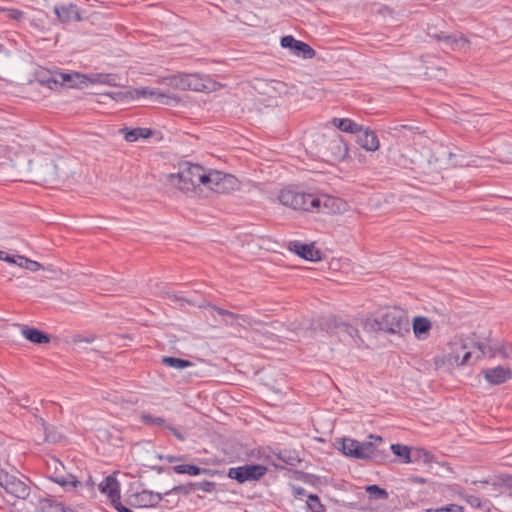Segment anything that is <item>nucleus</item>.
Returning a JSON list of instances; mask_svg holds the SVG:
<instances>
[{"instance_id":"nucleus-26","label":"nucleus","mask_w":512,"mask_h":512,"mask_svg":"<svg viewBox=\"0 0 512 512\" xmlns=\"http://www.w3.org/2000/svg\"><path fill=\"white\" fill-rule=\"evenodd\" d=\"M121 132L123 133L125 140L128 142H135L140 137L147 138L152 134L151 130L146 128H123Z\"/></svg>"},{"instance_id":"nucleus-32","label":"nucleus","mask_w":512,"mask_h":512,"mask_svg":"<svg viewBox=\"0 0 512 512\" xmlns=\"http://www.w3.org/2000/svg\"><path fill=\"white\" fill-rule=\"evenodd\" d=\"M162 363L168 367H172L175 369H184L192 365V363L188 360L170 356L163 357Z\"/></svg>"},{"instance_id":"nucleus-46","label":"nucleus","mask_w":512,"mask_h":512,"mask_svg":"<svg viewBox=\"0 0 512 512\" xmlns=\"http://www.w3.org/2000/svg\"><path fill=\"white\" fill-rule=\"evenodd\" d=\"M166 428H168L177 439H179L181 441H183L185 439L184 436L179 432V430L177 428H174L168 424H167Z\"/></svg>"},{"instance_id":"nucleus-13","label":"nucleus","mask_w":512,"mask_h":512,"mask_svg":"<svg viewBox=\"0 0 512 512\" xmlns=\"http://www.w3.org/2000/svg\"><path fill=\"white\" fill-rule=\"evenodd\" d=\"M289 249L308 261L317 262L322 259V253L316 249L313 244H303L299 241H293L290 242Z\"/></svg>"},{"instance_id":"nucleus-35","label":"nucleus","mask_w":512,"mask_h":512,"mask_svg":"<svg viewBox=\"0 0 512 512\" xmlns=\"http://www.w3.org/2000/svg\"><path fill=\"white\" fill-rule=\"evenodd\" d=\"M140 419L142 423L148 426H167L166 420L164 418L153 416L149 413H142Z\"/></svg>"},{"instance_id":"nucleus-23","label":"nucleus","mask_w":512,"mask_h":512,"mask_svg":"<svg viewBox=\"0 0 512 512\" xmlns=\"http://www.w3.org/2000/svg\"><path fill=\"white\" fill-rule=\"evenodd\" d=\"M359 145L367 151H376L379 148V140L377 135L368 129L363 131L358 138Z\"/></svg>"},{"instance_id":"nucleus-2","label":"nucleus","mask_w":512,"mask_h":512,"mask_svg":"<svg viewBox=\"0 0 512 512\" xmlns=\"http://www.w3.org/2000/svg\"><path fill=\"white\" fill-rule=\"evenodd\" d=\"M472 352L464 339L455 337L443 349L440 355L434 358L435 369H453L470 363Z\"/></svg>"},{"instance_id":"nucleus-47","label":"nucleus","mask_w":512,"mask_h":512,"mask_svg":"<svg viewBox=\"0 0 512 512\" xmlns=\"http://www.w3.org/2000/svg\"><path fill=\"white\" fill-rule=\"evenodd\" d=\"M0 260L10 263V262H15V257L9 256L5 252L0 250Z\"/></svg>"},{"instance_id":"nucleus-9","label":"nucleus","mask_w":512,"mask_h":512,"mask_svg":"<svg viewBox=\"0 0 512 512\" xmlns=\"http://www.w3.org/2000/svg\"><path fill=\"white\" fill-rule=\"evenodd\" d=\"M267 472V468L260 464L244 465L232 467L228 471V477L237 480L239 483L246 481H256L262 478Z\"/></svg>"},{"instance_id":"nucleus-51","label":"nucleus","mask_w":512,"mask_h":512,"mask_svg":"<svg viewBox=\"0 0 512 512\" xmlns=\"http://www.w3.org/2000/svg\"><path fill=\"white\" fill-rule=\"evenodd\" d=\"M61 77H62L64 82H68V81L71 80V76L68 75V74H62Z\"/></svg>"},{"instance_id":"nucleus-19","label":"nucleus","mask_w":512,"mask_h":512,"mask_svg":"<svg viewBox=\"0 0 512 512\" xmlns=\"http://www.w3.org/2000/svg\"><path fill=\"white\" fill-rule=\"evenodd\" d=\"M373 441L368 442H359V447H357V452L361 454V456H356L357 459H371L376 452L375 444L382 442V437L378 435H370L369 437Z\"/></svg>"},{"instance_id":"nucleus-39","label":"nucleus","mask_w":512,"mask_h":512,"mask_svg":"<svg viewBox=\"0 0 512 512\" xmlns=\"http://www.w3.org/2000/svg\"><path fill=\"white\" fill-rule=\"evenodd\" d=\"M115 101H124L128 99H134V92L132 90L119 91L109 94Z\"/></svg>"},{"instance_id":"nucleus-24","label":"nucleus","mask_w":512,"mask_h":512,"mask_svg":"<svg viewBox=\"0 0 512 512\" xmlns=\"http://www.w3.org/2000/svg\"><path fill=\"white\" fill-rule=\"evenodd\" d=\"M22 335L32 343L35 344H46L50 342V337L48 334L36 329L25 326L22 329Z\"/></svg>"},{"instance_id":"nucleus-8","label":"nucleus","mask_w":512,"mask_h":512,"mask_svg":"<svg viewBox=\"0 0 512 512\" xmlns=\"http://www.w3.org/2000/svg\"><path fill=\"white\" fill-rule=\"evenodd\" d=\"M99 490L101 493L107 495L110 503L118 512H133L130 508L121 503L120 484L114 476L108 475L105 477V479L99 484Z\"/></svg>"},{"instance_id":"nucleus-33","label":"nucleus","mask_w":512,"mask_h":512,"mask_svg":"<svg viewBox=\"0 0 512 512\" xmlns=\"http://www.w3.org/2000/svg\"><path fill=\"white\" fill-rule=\"evenodd\" d=\"M365 490L368 494L369 499L372 500H386L389 497L388 492L385 489L379 487L378 485H369L365 488Z\"/></svg>"},{"instance_id":"nucleus-10","label":"nucleus","mask_w":512,"mask_h":512,"mask_svg":"<svg viewBox=\"0 0 512 512\" xmlns=\"http://www.w3.org/2000/svg\"><path fill=\"white\" fill-rule=\"evenodd\" d=\"M200 308H209L211 310V316H213V312H216L219 316L222 317V324L225 326L234 327L235 323L233 321H229L226 319V317H230L231 319L236 321V324L238 326L246 327V326H252L253 320L245 315V314H237L234 312H231L229 310H226L224 308H221L219 306L210 304L208 302H205L199 306Z\"/></svg>"},{"instance_id":"nucleus-15","label":"nucleus","mask_w":512,"mask_h":512,"mask_svg":"<svg viewBox=\"0 0 512 512\" xmlns=\"http://www.w3.org/2000/svg\"><path fill=\"white\" fill-rule=\"evenodd\" d=\"M183 90L205 91L209 89L210 80L197 73H182Z\"/></svg>"},{"instance_id":"nucleus-38","label":"nucleus","mask_w":512,"mask_h":512,"mask_svg":"<svg viewBox=\"0 0 512 512\" xmlns=\"http://www.w3.org/2000/svg\"><path fill=\"white\" fill-rule=\"evenodd\" d=\"M414 461H423L424 463H431L434 460V456L431 452L425 449H416L414 451Z\"/></svg>"},{"instance_id":"nucleus-52","label":"nucleus","mask_w":512,"mask_h":512,"mask_svg":"<svg viewBox=\"0 0 512 512\" xmlns=\"http://www.w3.org/2000/svg\"><path fill=\"white\" fill-rule=\"evenodd\" d=\"M167 459H168V461H169V462H173V461H175V460H176V458H175V457H168Z\"/></svg>"},{"instance_id":"nucleus-29","label":"nucleus","mask_w":512,"mask_h":512,"mask_svg":"<svg viewBox=\"0 0 512 512\" xmlns=\"http://www.w3.org/2000/svg\"><path fill=\"white\" fill-rule=\"evenodd\" d=\"M15 262H10L11 264H16L19 267L25 268L27 270H30L32 272L39 271L42 268V265L34 260L28 259L24 256H14Z\"/></svg>"},{"instance_id":"nucleus-11","label":"nucleus","mask_w":512,"mask_h":512,"mask_svg":"<svg viewBox=\"0 0 512 512\" xmlns=\"http://www.w3.org/2000/svg\"><path fill=\"white\" fill-rule=\"evenodd\" d=\"M475 347L478 350L476 359H480L483 356L488 355L490 358H494L497 355H501L503 359L512 360V343H505L497 348H493L485 343L477 342Z\"/></svg>"},{"instance_id":"nucleus-20","label":"nucleus","mask_w":512,"mask_h":512,"mask_svg":"<svg viewBox=\"0 0 512 512\" xmlns=\"http://www.w3.org/2000/svg\"><path fill=\"white\" fill-rule=\"evenodd\" d=\"M329 150L332 153L334 161H343L348 156V145L341 137H337L330 141Z\"/></svg>"},{"instance_id":"nucleus-45","label":"nucleus","mask_w":512,"mask_h":512,"mask_svg":"<svg viewBox=\"0 0 512 512\" xmlns=\"http://www.w3.org/2000/svg\"><path fill=\"white\" fill-rule=\"evenodd\" d=\"M24 16V13L18 9H11L9 11V17L14 20H21Z\"/></svg>"},{"instance_id":"nucleus-5","label":"nucleus","mask_w":512,"mask_h":512,"mask_svg":"<svg viewBox=\"0 0 512 512\" xmlns=\"http://www.w3.org/2000/svg\"><path fill=\"white\" fill-rule=\"evenodd\" d=\"M279 202L295 211L313 213V206L318 204L316 202V194L305 192L293 187H285L279 191Z\"/></svg>"},{"instance_id":"nucleus-6","label":"nucleus","mask_w":512,"mask_h":512,"mask_svg":"<svg viewBox=\"0 0 512 512\" xmlns=\"http://www.w3.org/2000/svg\"><path fill=\"white\" fill-rule=\"evenodd\" d=\"M316 202L313 206V213L342 214L349 209L348 203L339 197L327 194H316Z\"/></svg>"},{"instance_id":"nucleus-41","label":"nucleus","mask_w":512,"mask_h":512,"mask_svg":"<svg viewBox=\"0 0 512 512\" xmlns=\"http://www.w3.org/2000/svg\"><path fill=\"white\" fill-rule=\"evenodd\" d=\"M194 487L197 489V490H201V491H204V492H208V493H211L215 490V483L214 482H211V481H202V482H197L194 484Z\"/></svg>"},{"instance_id":"nucleus-54","label":"nucleus","mask_w":512,"mask_h":512,"mask_svg":"<svg viewBox=\"0 0 512 512\" xmlns=\"http://www.w3.org/2000/svg\"><path fill=\"white\" fill-rule=\"evenodd\" d=\"M89 484L94 485V482H92V478H89Z\"/></svg>"},{"instance_id":"nucleus-49","label":"nucleus","mask_w":512,"mask_h":512,"mask_svg":"<svg viewBox=\"0 0 512 512\" xmlns=\"http://www.w3.org/2000/svg\"><path fill=\"white\" fill-rule=\"evenodd\" d=\"M445 35L446 34L440 33V34H433V35H431V37L433 39H435L436 41H439V42L443 43V36H445Z\"/></svg>"},{"instance_id":"nucleus-22","label":"nucleus","mask_w":512,"mask_h":512,"mask_svg":"<svg viewBox=\"0 0 512 512\" xmlns=\"http://www.w3.org/2000/svg\"><path fill=\"white\" fill-rule=\"evenodd\" d=\"M412 326L415 337L418 339H425L432 328V323L426 317L417 316L413 319Z\"/></svg>"},{"instance_id":"nucleus-37","label":"nucleus","mask_w":512,"mask_h":512,"mask_svg":"<svg viewBox=\"0 0 512 512\" xmlns=\"http://www.w3.org/2000/svg\"><path fill=\"white\" fill-rule=\"evenodd\" d=\"M307 505L312 512H325V506L317 495H309Z\"/></svg>"},{"instance_id":"nucleus-27","label":"nucleus","mask_w":512,"mask_h":512,"mask_svg":"<svg viewBox=\"0 0 512 512\" xmlns=\"http://www.w3.org/2000/svg\"><path fill=\"white\" fill-rule=\"evenodd\" d=\"M337 333L341 338L349 337L353 341H356V339H360L359 330L348 324V323H342L337 326Z\"/></svg>"},{"instance_id":"nucleus-3","label":"nucleus","mask_w":512,"mask_h":512,"mask_svg":"<svg viewBox=\"0 0 512 512\" xmlns=\"http://www.w3.org/2000/svg\"><path fill=\"white\" fill-rule=\"evenodd\" d=\"M71 172L65 159H48L35 168V178L37 182L55 188L68 179Z\"/></svg>"},{"instance_id":"nucleus-30","label":"nucleus","mask_w":512,"mask_h":512,"mask_svg":"<svg viewBox=\"0 0 512 512\" xmlns=\"http://www.w3.org/2000/svg\"><path fill=\"white\" fill-rule=\"evenodd\" d=\"M173 470L177 474H189V475H192V476H196V475H199L201 473H205V472L208 471L205 468H200V467H198L196 465H192V464L177 465V466L173 467Z\"/></svg>"},{"instance_id":"nucleus-43","label":"nucleus","mask_w":512,"mask_h":512,"mask_svg":"<svg viewBox=\"0 0 512 512\" xmlns=\"http://www.w3.org/2000/svg\"><path fill=\"white\" fill-rule=\"evenodd\" d=\"M280 43L283 48H289L290 50L294 51V46H296V39L291 35H287L281 38Z\"/></svg>"},{"instance_id":"nucleus-44","label":"nucleus","mask_w":512,"mask_h":512,"mask_svg":"<svg viewBox=\"0 0 512 512\" xmlns=\"http://www.w3.org/2000/svg\"><path fill=\"white\" fill-rule=\"evenodd\" d=\"M465 501L472 507L474 508H481L482 507V502L480 500L479 497L477 496H474V495H467L465 496Z\"/></svg>"},{"instance_id":"nucleus-1","label":"nucleus","mask_w":512,"mask_h":512,"mask_svg":"<svg viewBox=\"0 0 512 512\" xmlns=\"http://www.w3.org/2000/svg\"><path fill=\"white\" fill-rule=\"evenodd\" d=\"M168 182L191 198H207L210 193L228 194L238 189L236 177L218 170H205L198 164L186 162L175 174H169Z\"/></svg>"},{"instance_id":"nucleus-14","label":"nucleus","mask_w":512,"mask_h":512,"mask_svg":"<svg viewBox=\"0 0 512 512\" xmlns=\"http://www.w3.org/2000/svg\"><path fill=\"white\" fill-rule=\"evenodd\" d=\"M485 380L492 385H500L512 378V370L502 366L482 370Z\"/></svg>"},{"instance_id":"nucleus-7","label":"nucleus","mask_w":512,"mask_h":512,"mask_svg":"<svg viewBox=\"0 0 512 512\" xmlns=\"http://www.w3.org/2000/svg\"><path fill=\"white\" fill-rule=\"evenodd\" d=\"M0 486L10 495L18 499H26L30 495V487L15 475L0 472Z\"/></svg>"},{"instance_id":"nucleus-34","label":"nucleus","mask_w":512,"mask_h":512,"mask_svg":"<svg viewBox=\"0 0 512 512\" xmlns=\"http://www.w3.org/2000/svg\"><path fill=\"white\" fill-rule=\"evenodd\" d=\"M159 82L162 84H165L167 86H170L172 88L180 89V90H183V88L185 86L183 84L182 73L164 77Z\"/></svg>"},{"instance_id":"nucleus-53","label":"nucleus","mask_w":512,"mask_h":512,"mask_svg":"<svg viewBox=\"0 0 512 512\" xmlns=\"http://www.w3.org/2000/svg\"><path fill=\"white\" fill-rule=\"evenodd\" d=\"M226 319H227V320H229V321H233L234 323H236V321H235V320H233V319H231L230 317H226ZM235 326H238V325H237V324H235Z\"/></svg>"},{"instance_id":"nucleus-55","label":"nucleus","mask_w":512,"mask_h":512,"mask_svg":"<svg viewBox=\"0 0 512 512\" xmlns=\"http://www.w3.org/2000/svg\"><path fill=\"white\" fill-rule=\"evenodd\" d=\"M89 484L94 485V482H92V478H89Z\"/></svg>"},{"instance_id":"nucleus-31","label":"nucleus","mask_w":512,"mask_h":512,"mask_svg":"<svg viewBox=\"0 0 512 512\" xmlns=\"http://www.w3.org/2000/svg\"><path fill=\"white\" fill-rule=\"evenodd\" d=\"M357 447H359V441L353 439H343L341 450L346 456L356 457L361 456L359 452H357Z\"/></svg>"},{"instance_id":"nucleus-17","label":"nucleus","mask_w":512,"mask_h":512,"mask_svg":"<svg viewBox=\"0 0 512 512\" xmlns=\"http://www.w3.org/2000/svg\"><path fill=\"white\" fill-rule=\"evenodd\" d=\"M54 12L59 21L63 23H67L72 20L79 21L81 19L77 6L74 4L55 6Z\"/></svg>"},{"instance_id":"nucleus-28","label":"nucleus","mask_w":512,"mask_h":512,"mask_svg":"<svg viewBox=\"0 0 512 512\" xmlns=\"http://www.w3.org/2000/svg\"><path fill=\"white\" fill-rule=\"evenodd\" d=\"M294 54L302 56L305 59H312L316 55V51L307 43L296 40V46H294Z\"/></svg>"},{"instance_id":"nucleus-42","label":"nucleus","mask_w":512,"mask_h":512,"mask_svg":"<svg viewBox=\"0 0 512 512\" xmlns=\"http://www.w3.org/2000/svg\"><path fill=\"white\" fill-rule=\"evenodd\" d=\"M494 486L504 485L512 489V476L508 474H501L497 476V481L493 483Z\"/></svg>"},{"instance_id":"nucleus-50","label":"nucleus","mask_w":512,"mask_h":512,"mask_svg":"<svg viewBox=\"0 0 512 512\" xmlns=\"http://www.w3.org/2000/svg\"><path fill=\"white\" fill-rule=\"evenodd\" d=\"M171 300L173 301H177V302H180L181 305H183V302H185L186 300L181 298V297H178L177 295H172L169 297Z\"/></svg>"},{"instance_id":"nucleus-58","label":"nucleus","mask_w":512,"mask_h":512,"mask_svg":"<svg viewBox=\"0 0 512 512\" xmlns=\"http://www.w3.org/2000/svg\"><path fill=\"white\" fill-rule=\"evenodd\" d=\"M61 512H72L71 510H62Z\"/></svg>"},{"instance_id":"nucleus-21","label":"nucleus","mask_w":512,"mask_h":512,"mask_svg":"<svg viewBox=\"0 0 512 512\" xmlns=\"http://www.w3.org/2000/svg\"><path fill=\"white\" fill-rule=\"evenodd\" d=\"M468 46V40L463 36H456L453 34H447L443 36V47L444 51L447 50H462Z\"/></svg>"},{"instance_id":"nucleus-12","label":"nucleus","mask_w":512,"mask_h":512,"mask_svg":"<svg viewBox=\"0 0 512 512\" xmlns=\"http://www.w3.org/2000/svg\"><path fill=\"white\" fill-rule=\"evenodd\" d=\"M161 500V494L149 490H142L129 497L130 504L139 508L155 507Z\"/></svg>"},{"instance_id":"nucleus-40","label":"nucleus","mask_w":512,"mask_h":512,"mask_svg":"<svg viewBox=\"0 0 512 512\" xmlns=\"http://www.w3.org/2000/svg\"><path fill=\"white\" fill-rule=\"evenodd\" d=\"M464 508L457 504H449L436 509H427L426 512H463Z\"/></svg>"},{"instance_id":"nucleus-36","label":"nucleus","mask_w":512,"mask_h":512,"mask_svg":"<svg viewBox=\"0 0 512 512\" xmlns=\"http://www.w3.org/2000/svg\"><path fill=\"white\" fill-rule=\"evenodd\" d=\"M391 450L393 453L399 457L404 458L405 463L413 462L414 460L411 458V451L410 449L401 444H392Z\"/></svg>"},{"instance_id":"nucleus-25","label":"nucleus","mask_w":512,"mask_h":512,"mask_svg":"<svg viewBox=\"0 0 512 512\" xmlns=\"http://www.w3.org/2000/svg\"><path fill=\"white\" fill-rule=\"evenodd\" d=\"M332 124L339 130L346 133H359L363 131L361 125L348 118H333Z\"/></svg>"},{"instance_id":"nucleus-4","label":"nucleus","mask_w":512,"mask_h":512,"mask_svg":"<svg viewBox=\"0 0 512 512\" xmlns=\"http://www.w3.org/2000/svg\"><path fill=\"white\" fill-rule=\"evenodd\" d=\"M375 324L379 331L388 334L404 337L409 334V318L407 313L400 308H388L385 312L375 318Z\"/></svg>"},{"instance_id":"nucleus-16","label":"nucleus","mask_w":512,"mask_h":512,"mask_svg":"<svg viewBox=\"0 0 512 512\" xmlns=\"http://www.w3.org/2000/svg\"><path fill=\"white\" fill-rule=\"evenodd\" d=\"M134 92V99L140 96H153L156 98L158 103L168 105L171 101L179 102L180 99L177 96H170L159 90H149L148 88L131 89Z\"/></svg>"},{"instance_id":"nucleus-18","label":"nucleus","mask_w":512,"mask_h":512,"mask_svg":"<svg viewBox=\"0 0 512 512\" xmlns=\"http://www.w3.org/2000/svg\"><path fill=\"white\" fill-rule=\"evenodd\" d=\"M53 462H54V466H55V472L50 476V479L52 481H54L55 483H57L63 487H66L68 485H70L72 487H76L79 484V481L76 479V477L74 475L64 474V473H60L58 471V466L63 468V465L59 460L55 459Z\"/></svg>"},{"instance_id":"nucleus-56","label":"nucleus","mask_w":512,"mask_h":512,"mask_svg":"<svg viewBox=\"0 0 512 512\" xmlns=\"http://www.w3.org/2000/svg\"><path fill=\"white\" fill-rule=\"evenodd\" d=\"M89 484L94 485V482H92V478H89Z\"/></svg>"},{"instance_id":"nucleus-57","label":"nucleus","mask_w":512,"mask_h":512,"mask_svg":"<svg viewBox=\"0 0 512 512\" xmlns=\"http://www.w3.org/2000/svg\"><path fill=\"white\" fill-rule=\"evenodd\" d=\"M180 489H181V487H175V488L173 489V491H177V490H180Z\"/></svg>"},{"instance_id":"nucleus-48","label":"nucleus","mask_w":512,"mask_h":512,"mask_svg":"<svg viewBox=\"0 0 512 512\" xmlns=\"http://www.w3.org/2000/svg\"><path fill=\"white\" fill-rule=\"evenodd\" d=\"M414 483H418V484H425L426 483V479L422 478V477H419V476H415L411 479Z\"/></svg>"}]
</instances>
